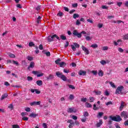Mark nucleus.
Here are the masks:
<instances>
[{
	"label": "nucleus",
	"instance_id": "obj_1",
	"mask_svg": "<svg viewBox=\"0 0 128 128\" xmlns=\"http://www.w3.org/2000/svg\"><path fill=\"white\" fill-rule=\"evenodd\" d=\"M82 34H86V31H82L80 33H78V30H74L72 32V34H74V36H76L78 38H82Z\"/></svg>",
	"mask_w": 128,
	"mask_h": 128
},
{
	"label": "nucleus",
	"instance_id": "obj_2",
	"mask_svg": "<svg viewBox=\"0 0 128 128\" xmlns=\"http://www.w3.org/2000/svg\"><path fill=\"white\" fill-rule=\"evenodd\" d=\"M110 118L112 120H114V122H120L122 120V118H120V116H117V117L116 116H110Z\"/></svg>",
	"mask_w": 128,
	"mask_h": 128
},
{
	"label": "nucleus",
	"instance_id": "obj_3",
	"mask_svg": "<svg viewBox=\"0 0 128 128\" xmlns=\"http://www.w3.org/2000/svg\"><path fill=\"white\" fill-rule=\"evenodd\" d=\"M124 87L122 86H118L116 90V94H122V90H124Z\"/></svg>",
	"mask_w": 128,
	"mask_h": 128
},
{
	"label": "nucleus",
	"instance_id": "obj_4",
	"mask_svg": "<svg viewBox=\"0 0 128 128\" xmlns=\"http://www.w3.org/2000/svg\"><path fill=\"white\" fill-rule=\"evenodd\" d=\"M67 122L68 124H70L68 125V128H72V127L74 126V120H68L67 121Z\"/></svg>",
	"mask_w": 128,
	"mask_h": 128
},
{
	"label": "nucleus",
	"instance_id": "obj_5",
	"mask_svg": "<svg viewBox=\"0 0 128 128\" xmlns=\"http://www.w3.org/2000/svg\"><path fill=\"white\" fill-rule=\"evenodd\" d=\"M128 113L126 111H123L120 114V116L122 118H128Z\"/></svg>",
	"mask_w": 128,
	"mask_h": 128
},
{
	"label": "nucleus",
	"instance_id": "obj_6",
	"mask_svg": "<svg viewBox=\"0 0 128 128\" xmlns=\"http://www.w3.org/2000/svg\"><path fill=\"white\" fill-rule=\"evenodd\" d=\"M46 80L48 82V80H54V76L52 74H50L48 76L46 77Z\"/></svg>",
	"mask_w": 128,
	"mask_h": 128
},
{
	"label": "nucleus",
	"instance_id": "obj_7",
	"mask_svg": "<svg viewBox=\"0 0 128 128\" xmlns=\"http://www.w3.org/2000/svg\"><path fill=\"white\" fill-rule=\"evenodd\" d=\"M40 102L38 101V102H36L34 101L31 103H30V105L31 106H40Z\"/></svg>",
	"mask_w": 128,
	"mask_h": 128
},
{
	"label": "nucleus",
	"instance_id": "obj_8",
	"mask_svg": "<svg viewBox=\"0 0 128 128\" xmlns=\"http://www.w3.org/2000/svg\"><path fill=\"white\" fill-rule=\"evenodd\" d=\"M34 68V62H31L30 66L28 67V70H30V68Z\"/></svg>",
	"mask_w": 128,
	"mask_h": 128
},
{
	"label": "nucleus",
	"instance_id": "obj_9",
	"mask_svg": "<svg viewBox=\"0 0 128 128\" xmlns=\"http://www.w3.org/2000/svg\"><path fill=\"white\" fill-rule=\"evenodd\" d=\"M68 112L72 113V112H76V110L74 109V108H70L67 110Z\"/></svg>",
	"mask_w": 128,
	"mask_h": 128
},
{
	"label": "nucleus",
	"instance_id": "obj_10",
	"mask_svg": "<svg viewBox=\"0 0 128 128\" xmlns=\"http://www.w3.org/2000/svg\"><path fill=\"white\" fill-rule=\"evenodd\" d=\"M82 50H84V52H86V54H90V51H88V48L84 47V46H82Z\"/></svg>",
	"mask_w": 128,
	"mask_h": 128
},
{
	"label": "nucleus",
	"instance_id": "obj_11",
	"mask_svg": "<svg viewBox=\"0 0 128 128\" xmlns=\"http://www.w3.org/2000/svg\"><path fill=\"white\" fill-rule=\"evenodd\" d=\"M79 76H86V72L82 70H80L78 72Z\"/></svg>",
	"mask_w": 128,
	"mask_h": 128
},
{
	"label": "nucleus",
	"instance_id": "obj_12",
	"mask_svg": "<svg viewBox=\"0 0 128 128\" xmlns=\"http://www.w3.org/2000/svg\"><path fill=\"white\" fill-rule=\"evenodd\" d=\"M56 76H58V78H60L64 74L60 72H56Z\"/></svg>",
	"mask_w": 128,
	"mask_h": 128
},
{
	"label": "nucleus",
	"instance_id": "obj_13",
	"mask_svg": "<svg viewBox=\"0 0 128 128\" xmlns=\"http://www.w3.org/2000/svg\"><path fill=\"white\" fill-rule=\"evenodd\" d=\"M124 102L123 101L121 102L120 106V110L122 111L124 109Z\"/></svg>",
	"mask_w": 128,
	"mask_h": 128
},
{
	"label": "nucleus",
	"instance_id": "obj_14",
	"mask_svg": "<svg viewBox=\"0 0 128 128\" xmlns=\"http://www.w3.org/2000/svg\"><path fill=\"white\" fill-rule=\"evenodd\" d=\"M59 66L60 68H64V66H66V63L62 62L59 64Z\"/></svg>",
	"mask_w": 128,
	"mask_h": 128
},
{
	"label": "nucleus",
	"instance_id": "obj_15",
	"mask_svg": "<svg viewBox=\"0 0 128 128\" xmlns=\"http://www.w3.org/2000/svg\"><path fill=\"white\" fill-rule=\"evenodd\" d=\"M38 116V114L32 113L29 116H30V118H36V116Z\"/></svg>",
	"mask_w": 128,
	"mask_h": 128
},
{
	"label": "nucleus",
	"instance_id": "obj_16",
	"mask_svg": "<svg viewBox=\"0 0 128 128\" xmlns=\"http://www.w3.org/2000/svg\"><path fill=\"white\" fill-rule=\"evenodd\" d=\"M54 38H57V40H60V37H58V36L56 34L51 36V38L52 40H54Z\"/></svg>",
	"mask_w": 128,
	"mask_h": 128
},
{
	"label": "nucleus",
	"instance_id": "obj_17",
	"mask_svg": "<svg viewBox=\"0 0 128 128\" xmlns=\"http://www.w3.org/2000/svg\"><path fill=\"white\" fill-rule=\"evenodd\" d=\"M8 94L6 93L2 95V97H1V100H4V98H8Z\"/></svg>",
	"mask_w": 128,
	"mask_h": 128
},
{
	"label": "nucleus",
	"instance_id": "obj_18",
	"mask_svg": "<svg viewBox=\"0 0 128 128\" xmlns=\"http://www.w3.org/2000/svg\"><path fill=\"white\" fill-rule=\"evenodd\" d=\"M61 78L62 80H64V82H66V80H68L66 76H64V74L63 75H62V76H61V78Z\"/></svg>",
	"mask_w": 128,
	"mask_h": 128
},
{
	"label": "nucleus",
	"instance_id": "obj_19",
	"mask_svg": "<svg viewBox=\"0 0 128 128\" xmlns=\"http://www.w3.org/2000/svg\"><path fill=\"white\" fill-rule=\"evenodd\" d=\"M36 84L39 86H40L42 84V80H38L36 82Z\"/></svg>",
	"mask_w": 128,
	"mask_h": 128
},
{
	"label": "nucleus",
	"instance_id": "obj_20",
	"mask_svg": "<svg viewBox=\"0 0 128 128\" xmlns=\"http://www.w3.org/2000/svg\"><path fill=\"white\" fill-rule=\"evenodd\" d=\"M98 76H104V72L102 70H99L98 72Z\"/></svg>",
	"mask_w": 128,
	"mask_h": 128
},
{
	"label": "nucleus",
	"instance_id": "obj_21",
	"mask_svg": "<svg viewBox=\"0 0 128 128\" xmlns=\"http://www.w3.org/2000/svg\"><path fill=\"white\" fill-rule=\"evenodd\" d=\"M85 105H86V108H92V104H90L88 102H86L85 103Z\"/></svg>",
	"mask_w": 128,
	"mask_h": 128
},
{
	"label": "nucleus",
	"instance_id": "obj_22",
	"mask_svg": "<svg viewBox=\"0 0 128 128\" xmlns=\"http://www.w3.org/2000/svg\"><path fill=\"white\" fill-rule=\"evenodd\" d=\"M43 54H46V56H50V52H44V50L42 51Z\"/></svg>",
	"mask_w": 128,
	"mask_h": 128
},
{
	"label": "nucleus",
	"instance_id": "obj_23",
	"mask_svg": "<svg viewBox=\"0 0 128 128\" xmlns=\"http://www.w3.org/2000/svg\"><path fill=\"white\" fill-rule=\"evenodd\" d=\"M80 18V15L78 14H73V18H74V20H76V18Z\"/></svg>",
	"mask_w": 128,
	"mask_h": 128
},
{
	"label": "nucleus",
	"instance_id": "obj_24",
	"mask_svg": "<svg viewBox=\"0 0 128 128\" xmlns=\"http://www.w3.org/2000/svg\"><path fill=\"white\" fill-rule=\"evenodd\" d=\"M81 102H86V101L88 100V98H81Z\"/></svg>",
	"mask_w": 128,
	"mask_h": 128
},
{
	"label": "nucleus",
	"instance_id": "obj_25",
	"mask_svg": "<svg viewBox=\"0 0 128 128\" xmlns=\"http://www.w3.org/2000/svg\"><path fill=\"white\" fill-rule=\"evenodd\" d=\"M62 60H60V58H58L56 60H55V63L56 64H60V62Z\"/></svg>",
	"mask_w": 128,
	"mask_h": 128
},
{
	"label": "nucleus",
	"instance_id": "obj_26",
	"mask_svg": "<svg viewBox=\"0 0 128 128\" xmlns=\"http://www.w3.org/2000/svg\"><path fill=\"white\" fill-rule=\"evenodd\" d=\"M60 38L61 40H66V36L64 35H60Z\"/></svg>",
	"mask_w": 128,
	"mask_h": 128
},
{
	"label": "nucleus",
	"instance_id": "obj_27",
	"mask_svg": "<svg viewBox=\"0 0 128 128\" xmlns=\"http://www.w3.org/2000/svg\"><path fill=\"white\" fill-rule=\"evenodd\" d=\"M58 16H60L62 18L64 16V13L62 12H59L57 14Z\"/></svg>",
	"mask_w": 128,
	"mask_h": 128
},
{
	"label": "nucleus",
	"instance_id": "obj_28",
	"mask_svg": "<svg viewBox=\"0 0 128 128\" xmlns=\"http://www.w3.org/2000/svg\"><path fill=\"white\" fill-rule=\"evenodd\" d=\"M90 116V114H88V112H85L84 113V118H86V116Z\"/></svg>",
	"mask_w": 128,
	"mask_h": 128
},
{
	"label": "nucleus",
	"instance_id": "obj_29",
	"mask_svg": "<svg viewBox=\"0 0 128 128\" xmlns=\"http://www.w3.org/2000/svg\"><path fill=\"white\" fill-rule=\"evenodd\" d=\"M92 74H93L94 76H98V71L97 70H92L91 71Z\"/></svg>",
	"mask_w": 128,
	"mask_h": 128
},
{
	"label": "nucleus",
	"instance_id": "obj_30",
	"mask_svg": "<svg viewBox=\"0 0 128 128\" xmlns=\"http://www.w3.org/2000/svg\"><path fill=\"white\" fill-rule=\"evenodd\" d=\"M33 80L34 78L32 76H28L27 77V80H28V82H32V80Z\"/></svg>",
	"mask_w": 128,
	"mask_h": 128
},
{
	"label": "nucleus",
	"instance_id": "obj_31",
	"mask_svg": "<svg viewBox=\"0 0 128 128\" xmlns=\"http://www.w3.org/2000/svg\"><path fill=\"white\" fill-rule=\"evenodd\" d=\"M48 42H54V40H52L51 38V36H48Z\"/></svg>",
	"mask_w": 128,
	"mask_h": 128
},
{
	"label": "nucleus",
	"instance_id": "obj_32",
	"mask_svg": "<svg viewBox=\"0 0 128 128\" xmlns=\"http://www.w3.org/2000/svg\"><path fill=\"white\" fill-rule=\"evenodd\" d=\"M68 86L70 88H72V90H75L76 88L73 85L68 84Z\"/></svg>",
	"mask_w": 128,
	"mask_h": 128
},
{
	"label": "nucleus",
	"instance_id": "obj_33",
	"mask_svg": "<svg viewBox=\"0 0 128 128\" xmlns=\"http://www.w3.org/2000/svg\"><path fill=\"white\" fill-rule=\"evenodd\" d=\"M69 98L71 100H72L74 99V94H70L69 96Z\"/></svg>",
	"mask_w": 128,
	"mask_h": 128
},
{
	"label": "nucleus",
	"instance_id": "obj_34",
	"mask_svg": "<svg viewBox=\"0 0 128 128\" xmlns=\"http://www.w3.org/2000/svg\"><path fill=\"white\" fill-rule=\"evenodd\" d=\"M10 58H16V55H14V54H8Z\"/></svg>",
	"mask_w": 128,
	"mask_h": 128
},
{
	"label": "nucleus",
	"instance_id": "obj_35",
	"mask_svg": "<svg viewBox=\"0 0 128 128\" xmlns=\"http://www.w3.org/2000/svg\"><path fill=\"white\" fill-rule=\"evenodd\" d=\"M93 106L94 110H98V108H97L96 105V104H94Z\"/></svg>",
	"mask_w": 128,
	"mask_h": 128
},
{
	"label": "nucleus",
	"instance_id": "obj_36",
	"mask_svg": "<svg viewBox=\"0 0 128 128\" xmlns=\"http://www.w3.org/2000/svg\"><path fill=\"white\" fill-rule=\"evenodd\" d=\"M90 102H94V97H90Z\"/></svg>",
	"mask_w": 128,
	"mask_h": 128
},
{
	"label": "nucleus",
	"instance_id": "obj_37",
	"mask_svg": "<svg viewBox=\"0 0 128 128\" xmlns=\"http://www.w3.org/2000/svg\"><path fill=\"white\" fill-rule=\"evenodd\" d=\"M110 84L112 86V88H116V85H114V83L110 82Z\"/></svg>",
	"mask_w": 128,
	"mask_h": 128
},
{
	"label": "nucleus",
	"instance_id": "obj_38",
	"mask_svg": "<svg viewBox=\"0 0 128 128\" xmlns=\"http://www.w3.org/2000/svg\"><path fill=\"white\" fill-rule=\"evenodd\" d=\"M98 46V44H92L91 45V48H96Z\"/></svg>",
	"mask_w": 128,
	"mask_h": 128
},
{
	"label": "nucleus",
	"instance_id": "obj_39",
	"mask_svg": "<svg viewBox=\"0 0 128 128\" xmlns=\"http://www.w3.org/2000/svg\"><path fill=\"white\" fill-rule=\"evenodd\" d=\"M71 48L74 52H76V48L74 45H71Z\"/></svg>",
	"mask_w": 128,
	"mask_h": 128
},
{
	"label": "nucleus",
	"instance_id": "obj_40",
	"mask_svg": "<svg viewBox=\"0 0 128 128\" xmlns=\"http://www.w3.org/2000/svg\"><path fill=\"white\" fill-rule=\"evenodd\" d=\"M32 74H36L38 76V74H40V72L38 71H32Z\"/></svg>",
	"mask_w": 128,
	"mask_h": 128
},
{
	"label": "nucleus",
	"instance_id": "obj_41",
	"mask_svg": "<svg viewBox=\"0 0 128 128\" xmlns=\"http://www.w3.org/2000/svg\"><path fill=\"white\" fill-rule=\"evenodd\" d=\"M12 128H20V126L18 124H14L12 126Z\"/></svg>",
	"mask_w": 128,
	"mask_h": 128
},
{
	"label": "nucleus",
	"instance_id": "obj_42",
	"mask_svg": "<svg viewBox=\"0 0 128 128\" xmlns=\"http://www.w3.org/2000/svg\"><path fill=\"white\" fill-rule=\"evenodd\" d=\"M44 76V73L41 72L40 74H37V78H40V76Z\"/></svg>",
	"mask_w": 128,
	"mask_h": 128
},
{
	"label": "nucleus",
	"instance_id": "obj_43",
	"mask_svg": "<svg viewBox=\"0 0 128 128\" xmlns=\"http://www.w3.org/2000/svg\"><path fill=\"white\" fill-rule=\"evenodd\" d=\"M103 115H104L103 112H99L98 114V116H100V118H102V116Z\"/></svg>",
	"mask_w": 128,
	"mask_h": 128
},
{
	"label": "nucleus",
	"instance_id": "obj_44",
	"mask_svg": "<svg viewBox=\"0 0 128 128\" xmlns=\"http://www.w3.org/2000/svg\"><path fill=\"white\" fill-rule=\"evenodd\" d=\"M74 46H75L76 48H80V44H78V43L74 42Z\"/></svg>",
	"mask_w": 128,
	"mask_h": 128
},
{
	"label": "nucleus",
	"instance_id": "obj_45",
	"mask_svg": "<svg viewBox=\"0 0 128 128\" xmlns=\"http://www.w3.org/2000/svg\"><path fill=\"white\" fill-rule=\"evenodd\" d=\"M8 108H10V110H12V108H14V105L12 104H10L8 106Z\"/></svg>",
	"mask_w": 128,
	"mask_h": 128
},
{
	"label": "nucleus",
	"instance_id": "obj_46",
	"mask_svg": "<svg viewBox=\"0 0 128 128\" xmlns=\"http://www.w3.org/2000/svg\"><path fill=\"white\" fill-rule=\"evenodd\" d=\"M12 62H13L14 64H16V66H18L19 64L18 62L14 60H12Z\"/></svg>",
	"mask_w": 128,
	"mask_h": 128
},
{
	"label": "nucleus",
	"instance_id": "obj_47",
	"mask_svg": "<svg viewBox=\"0 0 128 128\" xmlns=\"http://www.w3.org/2000/svg\"><path fill=\"white\" fill-rule=\"evenodd\" d=\"M22 120H28V118L27 116H23Z\"/></svg>",
	"mask_w": 128,
	"mask_h": 128
},
{
	"label": "nucleus",
	"instance_id": "obj_48",
	"mask_svg": "<svg viewBox=\"0 0 128 128\" xmlns=\"http://www.w3.org/2000/svg\"><path fill=\"white\" fill-rule=\"evenodd\" d=\"M33 59H34V58H32V56H28L27 57V60H28L32 61V60Z\"/></svg>",
	"mask_w": 128,
	"mask_h": 128
},
{
	"label": "nucleus",
	"instance_id": "obj_49",
	"mask_svg": "<svg viewBox=\"0 0 128 128\" xmlns=\"http://www.w3.org/2000/svg\"><path fill=\"white\" fill-rule=\"evenodd\" d=\"M39 50H44V46H42V44H40L39 46Z\"/></svg>",
	"mask_w": 128,
	"mask_h": 128
},
{
	"label": "nucleus",
	"instance_id": "obj_50",
	"mask_svg": "<svg viewBox=\"0 0 128 128\" xmlns=\"http://www.w3.org/2000/svg\"><path fill=\"white\" fill-rule=\"evenodd\" d=\"M118 51L120 52H124V50L122 48H118Z\"/></svg>",
	"mask_w": 128,
	"mask_h": 128
},
{
	"label": "nucleus",
	"instance_id": "obj_51",
	"mask_svg": "<svg viewBox=\"0 0 128 128\" xmlns=\"http://www.w3.org/2000/svg\"><path fill=\"white\" fill-rule=\"evenodd\" d=\"M29 46H34V42H30L29 43Z\"/></svg>",
	"mask_w": 128,
	"mask_h": 128
},
{
	"label": "nucleus",
	"instance_id": "obj_52",
	"mask_svg": "<svg viewBox=\"0 0 128 128\" xmlns=\"http://www.w3.org/2000/svg\"><path fill=\"white\" fill-rule=\"evenodd\" d=\"M100 64L104 65L106 64V62L104 60H102L100 61Z\"/></svg>",
	"mask_w": 128,
	"mask_h": 128
},
{
	"label": "nucleus",
	"instance_id": "obj_53",
	"mask_svg": "<svg viewBox=\"0 0 128 128\" xmlns=\"http://www.w3.org/2000/svg\"><path fill=\"white\" fill-rule=\"evenodd\" d=\"M122 4V2H117V6H118L120 7Z\"/></svg>",
	"mask_w": 128,
	"mask_h": 128
},
{
	"label": "nucleus",
	"instance_id": "obj_54",
	"mask_svg": "<svg viewBox=\"0 0 128 128\" xmlns=\"http://www.w3.org/2000/svg\"><path fill=\"white\" fill-rule=\"evenodd\" d=\"M80 22L79 20H78L76 22V26H80Z\"/></svg>",
	"mask_w": 128,
	"mask_h": 128
},
{
	"label": "nucleus",
	"instance_id": "obj_55",
	"mask_svg": "<svg viewBox=\"0 0 128 128\" xmlns=\"http://www.w3.org/2000/svg\"><path fill=\"white\" fill-rule=\"evenodd\" d=\"M72 118L73 120H78V116H72Z\"/></svg>",
	"mask_w": 128,
	"mask_h": 128
},
{
	"label": "nucleus",
	"instance_id": "obj_56",
	"mask_svg": "<svg viewBox=\"0 0 128 128\" xmlns=\"http://www.w3.org/2000/svg\"><path fill=\"white\" fill-rule=\"evenodd\" d=\"M124 40H128V34H126L124 36Z\"/></svg>",
	"mask_w": 128,
	"mask_h": 128
},
{
	"label": "nucleus",
	"instance_id": "obj_57",
	"mask_svg": "<svg viewBox=\"0 0 128 128\" xmlns=\"http://www.w3.org/2000/svg\"><path fill=\"white\" fill-rule=\"evenodd\" d=\"M86 40H92V38H90V36H87L86 37Z\"/></svg>",
	"mask_w": 128,
	"mask_h": 128
},
{
	"label": "nucleus",
	"instance_id": "obj_58",
	"mask_svg": "<svg viewBox=\"0 0 128 128\" xmlns=\"http://www.w3.org/2000/svg\"><path fill=\"white\" fill-rule=\"evenodd\" d=\"M70 44V42H68V41L66 42V44L64 45V48H67L68 46V45Z\"/></svg>",
	"mask_w": 128,
	"mask_h": 128
},
{
	"label": "nucleus",
	"instance_id": "obj_59",
	"mask_svg": "<svg viewBox=\"0 0 128 128\" xmlns=\"http://www.w3.org/2000/svg\"><path fill=\"white\" fill-rule=\"evenodd\" d=\"M110 104H112V101H110L106 103V106H110Z\"/></svg>",
	"mask_w": 128,
	"mask_h": 128
},
{
	"label": "nucleus",
	"instance_id": "obj_60",
	"mask_svg": "<svg viewBox=\"0 0 128 128\" xmlns=\"http://www.w3.org/2000/svg\"><path fill=\"white\" fill-rule=\"evenodd\" d=\"M72 6L73 8H78V4L76 3V4H72Z\"/></svg>",
	"mask_w": 128,
	"mask_h": 128
},
{
	"label": "nucleus",
	"instance_id": "obj_61",
	"mask_svg": "<svg viewBox=\"0 0 128 128\" xmlns=\"http://www.w3.org/2000/svg\"><path fill=\"white\" fill-rule=\"evenodd\" d=\"M74 122L76 126H80V122L76 120Z\"/></svg>",
	"mask_w": 128,
	"mask_h": 128
},
{
	"label": "nucleus",
	"instance_id": "obj_62",
	"mask_svg": "<svg viewBox=\"0 0 128 128\" xmlns=\"http://www.w3.org/2000/svg\"><path fill=\"white\" fill-rule=\"evenodd\" d=\"M95 93L96 94H97L98 96H100V91H96Z\"/></svg>",
	"mask_w": 128,
	"mask_h": 128
},
{
	"label": "nucleus",
	"instance_id": "obj_63",
	"mask_svg": "<svg viewBox=\"0 0 128 128\" xmlns=\"http://www.w3.org/2000/svg\"><path fill=\"white\" fill-rule=\"evenodd\" d=\"M42 126L44 128H48V125H46V123H44Z\"/></svg>",
	"mask_w": 128,
	"mask_h": 128
},
{
	"label": "nucleus",
	"instance_id": "obj_64",
	"mask_svg": "<svg viewBox=\"0 0 128 128\" xmlns=\"http://www.w3.org/2000/svg\"><path fill=\"white\" fill-rule=\"evenodd\" d=\"M124 126H128V120L124 122Z\"/></svg>",
	"mask_w": 128,
	"mask_h": 128
}]
</instances>
